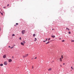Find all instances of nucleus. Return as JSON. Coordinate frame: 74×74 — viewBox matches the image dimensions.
<instances>
[{
    "label": "nucleus",
    "mask_w": 74,
    "mask_h": 74,
    "mask_svg": "<svg viewBox=\"0 0 74 74\" xmlns=\"http://www.w3.org/2000/svg\"><path fill=\"white\" fill-rule=\"evenodd\" d=\"M21 33L22 34H24L25 33V30H23L21 31Z\"/></svg>",
    "instance_id": "f257e3e1"
},
{
    "label": "nucleus",
    "mask_w": 74,
    "mask_h": 74,
    "mask_svg": "<svg viewBox=\"0 0 74 74\" xmlns=\"http://www.w3.org/2000/svg\"><path fill=\"white\" fill-rule=\"evenodd\" d=\"M28 54H25V56H23V58H26V57H27V56L28 55Z\"/></svg>",
    "instance_id": "f03ea898"
},
{
    "label": "nucleus",
    "mask_w": 74,
    "mask_h": 74,
    "mask_svg": "<svg viewBox=\"0 0 74 74\" xmlns=\"http://www.w3.org/2000/svg\"><path fill=\"white\" fill-rule=\"evenodd\" d=\"M4 64L5 65H7V62L6 61H5L4 62Z\"/></svg>",
    "instance_id": "7ed1b4c3"
},
{
    "label": "nucleus",
    "mask_w": 74,
    "mask_h": 74,
    "mask_svg": "<svg viewBox=\"0 0 74 74\" xmlns=\"http://www.w3.org/2000/svg\"><path fill=\"white\" fill-rule=\"evenodd\" d=\"M3 58H6V55L5 54L3 56Z\"/></svg>",
    "instance_id": "20e7f679"
},
{
    "label": "nucleus",
    "mask_w": 74,
    "mask_h": 74,
    "mask_svg": "<svg viewBox=\"0 0 74 74\" xmlns=\"http://www.w3.org/2000/svg\"><path fill=\"white\" fill-rule=\"evenodd\" d=\"M8 61L9 62H12V59H10Z\"/></svg>",
    "instance_id": "39448f33"
},
{
    "label": "nucleus",
    "mask_w": 74,
    "mask_h": 74,
    "mask_svg": "<svg viewBox=\"0 0 74 74\" xmlns=\"http://www.w3.org/2000/svg\"><path fill=\"white\" fill-rule=\"evenodd\" d=\"M46 40L43 41V42H45L47 41V40H48V38H46Z\"/></svg>",
    "instance_id": "423d86ee"
},
{
    "label": "nucleus",
    "mask_w": 74,
    "mask_h": 74,
    "mask_svg": "<svg viewBox=\"0 0 74 74\" xmlns=\"http://www.w3.org/2000/svg\"><path fill=\"white\" fill-rule=\"evenodd\" d=\"M60 61L61 62L62 61V58H60Z\"/></svg>",
    "instance_id": "0eeeda50"
},
{
    "label": "nucleus",
    "mask_w": 74,
    "mask_h": 74,
    "mask_svg": "<svg viewBox=\"0 0 74 74\" xmlns=\"http://www.w3.org/2000/svg\"><path fill=\"white\" fill-rule=\"evenodd\" d=\"M51 37H52V38H55V36H54V35L52 36H51Z\"/></svg>",
    "instance_id": "6e6552de"
},
{
    "label": "nucleus",
    "mask_w": 74,
    "mask_h": 74,
    "mask_svg": "<svg viewBox=\"0 0 74 74\" xmlns=\"http://www.w3.org/2000/svg\"><path fill=\"white\" fill-rule=\"evenodd\" d=\"M51 70H52V69L50 68V69H49L48 71H51Z\"/></svg>",
    "instance_id": "1a4fd4ad"
},
{
    "label": "nucleus",
    "mask_w": 74,
    "mask_h": 74,
    "mask_svg": "<svg viewBox=\"0 0 74 74\" xmlns=\"http://www.w3.org/2000/svg\"><path fill=\"white\" fill-rule=\"evenodd\" d=\"M21 44L22 45H24V44L23 42H21Z\"/></svg>",
    "instance_id": "9d476101"
},
{
    "label": "nucleus",
    "mask_w": 74,
    "mask_h": 74,
    "mask_svg": "<svg viewBox=\"0 0 74 74\" xmlns=\"http://www.w3.org/2000/svg\"><path fill=\"white\" fill-rule=\"evenodd\" d=\"M23 44H25V43H26V42H25V41H23Z\"/></svg>",
    "instance_id": "9b49d317"
},
{
    "label": "nucleus",
    "mask_w": 74,
    "mask_h": 74,
    "mask_svg": "<svg viewBox=\"0 0 74 74\" xmlns=\"http://www.w3.org/2000/svg\"><path fill=\"white\" fill-rule=\"evenodd\" d=\"M49 41H48L47 42L46 44H49Z\"/></svg>",
    "instance_id": "f8f14e48"
},
{
    "label": "nucleus",
    "mask_w": 74,
    "mask_h": 74,
    "mask_svg": "<svg viewBox=\"0 0 74 74\" xmlns=\"http://www.w3.org/2000/svg\"><path fill=\"white\" fill-rule=\"evenodd\" d=\"M0 66H3V64H0Z\"/></svg>",
    "instance_id": "ddd939ff"
},
{
    "label": "nucleus",
    "mask_w": 74,
    "mask_h": 74,
    "mask_svg": "<svg viewBox=\"0 0 74 74\" xmlns=\"http://www.w3.org/2000/svg\"><path fill=\"white\" fill-rule=\"evenodd\" d=\"M66 29L68 30V31L70 30V29H69L67 28V27H66Z\"/></svg>",
    "instance_id": "4468645a"
},
{
    "label": "nucleus",
    "mask_w": 74,
    "mask_h": 74,
    "mask_svg": "<svg viewBox=\"0 0 74 74\" xmlns=\"http://www.w3.org/2000/svg\"><path fill=\"white\" fill-rule=\"evenodd\" d=\"M33 37H35V36H36V34H33Z\"/></svg>",
    "instance_id": "2eb2a0df"
},
{
    "label": "nucleus",
    "mask_w": 74,
    "mask_h": 74,
    "mask_svg": "<svg viewBox=\"0 0 74 74\" xmlns=\"http://www.w3.org/2000/svg\"><path fill=\"white\" fill-rule=\"evenodd\" d=\"M12 36L13 37V36H15V34H13L12 35Z\"/></svg>",
    "instance_id": "dca6fc26"
},
{
    "label": "nucleus",
    "mask_w": 74,
    "mask_h": 74,
    "mask_svg": "<svg viewBox=\"0 0 74 74\" xmlns=\"http://www.w3.org/2000/svg\"><path fill=\"white\" fill-rule=\"evenodd\" d=\"M71 42H74V40H71Z\"/></svg>",
    "instance_id": "f3484780"
},
{
    "label": "nucleus",
    "mask_w": 74,
    "mask_h": 74,
    "mask_svg": "<svg viewBox=\"0 0 74 74\" xmlns=\"http://www.w3.org/2000/svg\"><path fill=\"white\" fill-rule=\"evenodd\" d=\"M35 40H34L35 41H37V39L36 38H35Z\"/></svg>",
    "instance_id": "a211bd4d"
},
{
    "label": "nucleus",
    "mask_w": 74,
    "mask_h": 74,
    "mask_svg": "<svg viewBox=\"0 0 74 74\" xmlns=\"http://www.w3.org/2000/svg\"><path fill=\"white\" fill-rule=\"evenodd\" d=\"M61 58L62 59H63V55L61 56Z\"/></svg>",
    "instance_id": "6ab92c4d"
},
{
    "label": "nucleus",
    "mask_w": 74,
    "mask_h": 74,
    "mask_svg": "<svg viewBox=\"0 0 74 74\" xmlns=\"http://www.w3.org/2000/svg\"><path fill=\"white\" fill-rule=\"evenodd\" d=\"M62 42H64V40H62Z\"/></svg>",
    "instance_id": "aec40b11"
},
{
    "label": "nucleus",
    "mask_w": 74,
    "mask_h": 74,
    "mask_svg": "<svg viewBox=\"0 0 74 74\" xmlns=\"http://www.w3.org/2000/svg\"><path fill=\"white\" fill-rule=\"evenodd\" d=\"M1 13V15H3V13Z\"/></svg>",
    "instance_id": "412c9836"
},
{
    "label": "nucleus",
    "mask_w": 74,
    "mask_h": 74,
    "mask_svg": "<svg viewBox=\"0 0 74 74\" xmlns=\"http://www.w3.org/2000/svg\"><path fill=\"white\" fill-rule=\"evenodd\" d=\"M14 48V47H10V49H12V48Z\"/></svg>",
    "instance_id": "4be33fe9"
},
{
    "label": "nucleus",
    "mask_w": 74,
    "mask_h": 74,
    "mask_svg": "<svg viewBox=\"0 0 74 74\" xmlns=\"http://www.w3.org/2000/svg\"><path fill=\"white\" fill-rule=\"evenodd\" d=\"M6 8V7L5 6L3 7V8Z\"/></svg>",
    "instance_id": "5701e85b"
},
{
    "label": "nucleus",
    "mask_w": 74,
    "mask_h": 74,
    "mask_svg": "<svg viewBox=\"0 0 74 74\" xmlns=\"http://www.w3.org/2000/svg\"><path fill=\"white\" fill-rule=\"evenodd\" d=\"M71 69H72L73 70L74 69V68H73V67H72V66L71 67Z\"/></svg>",
    "instance_id": "b1692460"
},
{
    "label": "nucleus",
    "mask_w": 74,
    "mask_h": 74,
    "mask_svg": "<svg viewBox=\"0 0 74 74\" xmlns=\"http://www.w3.org/2000/svg\"><path fill=\"white\" fill-rule=\"evenodd\" d=\"M48 40V41H49V40H50V38H49Z\"/></svg>",
    "instance_id": "393cba45"
},
{
    "label": "nucleus",
    "mask_w": 74,
    "mask_h": 74,
    "mask_svg": "<svg viewBox=\"0 0 74 74\" xmlns=\"http://www.w3.org/2000/svg\"><path fill=\"white\" fill-rule=\"evenodd\" d=\"M60 67H62V65L61 64L60 65Z\"/></svg>",
    "instance_id": "a878e982"
},
{
    "label": "nucleus",
    "mask_w": 74,
    "mask_h": 74,
    "mask_svg": "<svg viewBox=\"0 0 74 74\" xmlns=\"http://www.w3.org/2000/svg\"><path fill=\"white\" fill-rule=\"evenodd\" d=\"M19 40H21V37H20V38H19Z\"/></svg>",
    "instance_id": "bb28decb"
},
{
    "label": "nucleus",
    "mask_w": 74,
    "mask_h": 74,
    "mask_svg": "<svg viewBox=\"0 0 74 74\" xmlns=\"http://www.w3.org/2000/svg\"><path fill=\"white\" fill-rule=\"evenodd\" d=\"M69 34H70L71 33V32H69Z\"/></svg>",
    "instance_id": "cd10ccee"
},
{
    "label": "nucleus",
    "mask_w": 74,
    "mask_h": 74,
    "mask_svg": "<svg viewBox=\"0 0 74 74\" xmlns=\"http://www.w3.org/2000/svg\"><path fill=\"white\" fill-rule=\"evenodd\" d=\"M7 6V7H8V6H9V4H8Z\"/></svg>",
    "instance_id": "c85d7f7f"
},
{
    "label": "nucleus",
    "mask_w": 74,
    "mask_h": 74,
    "mask_svg": "<svg viewBox=\"0 0 74 74\" xmlns=\"http://www.w3.org/2000/svg\"><path fill=\"white\" fill-rule=\"evenodd\" d=\"M61 39H62V38H59V40H61Z\"/></svg>",
    "instance_id": "c756f323"
},
{
    "label": "nucleus",
    "mask_w": 74,
    "mask_h": 74,
    "mask_svg": "<svg viewBox=\"0 0 74 74\" xmlns=\"http://www.w3.org/2000/svg\"><path fill=\"white\" fill-rule=\"evenodd\" d=\"M16 25H18V23H16Z\"/></svg>",
    "instance_id": "7c9ffc66"
},
{
    "label": "nucleus",
    "mask_w": 74,
    "mask_h": 74,
    "mask_svg": "<svg viewBox=\"0 0 74 74\" xmlns=\"http://www.w3.org/2000/svg\"><path fill=\"white\" fill-rule=\"evenodd\" d=\"M33 68H34L33 66H32V69H33Z\"/></svg>",
    "instance_id": "2f4dec72"
},
{
    "label": "nucleus",
    "mask_w": 74,
    "mask_h": 74,
    "mask_svg": "<svg viewBox=\"0 0 74 74\" xmlns=\"http://www.w3.org/2000/svg\"><path fill=\"white\" fill-rule=\"evenodd\" d=\"M63 65H64L65 64H64V63H63Z\"/></svg>",
    "instance_id": "473e14b6"
},
{
    "label": "nucleus",
    "mask_w": 74,
    "mask_h": 74,
    "mask_svg": "<svg viewBox=\"0 0 74 74\" xmlns=\"http://www.w3.org/2000/svg\"><path fill=\"white\" fill-rule=\"evenodd\" d=\"M14 56H13L12 57V58H13V59H14Z\"/></svg>",
    "instance_id": "72a5a7b5"
},
{
    "label": "nucleus",
    "mask_w": 74,
    "mask_h": 74,
    "mask_svg": "<svg viewBox=\"0 0 74 74\" xmlns=\"http://www.w3.org/2000/svg\"><path fill=\"white\" fill-rule=\"evenodd\" d=\"M35 59H37V57H36L35 58Z\"/></svg>",
    "instance_id": "f704fd0d"
},
{
    "label": "nucleus",
    "mask_w": 74,
    "mask_h": 74,
    "mask_svg": "<svg viewBox=\"0 0 74 74\" xmlns=\"http://www.w3.org/2000/svg\"><path fill=\"white\" fill-rule=\"evenodd\" d=\"M8 47L9 48H10V46H9Z\"/></svg>",
    "instance_id": "c9c22d12"
},
{
    "label": "nucleus",
    "mask_w": 74,
    "mask_h": 74,
    "mask_svg": "<svg viewBox=\"0 0 74 74\" xmlns=\"http://www.w3.org/2000/svg\"><path fill=\"white\" fill-rule=\"evenodd\" d=\"M32 59L33 60V58H32Z\"/></svg>",
    "instance_id": "e433bc0d"
},
{
    "label": "nucleus",
    "mask_w": 74,
    "mask_h": 74,
    "mask_svg": "<svg viewBox=\"0 0 74 74\" xmlns=\"http://www.w3.org/2000/svg\"><path fill=\"white\" fill-rule=\"evenodd\" d=\"M54 30V29H52V30Z\"/></svg>",
    "instance_id": "4c0bfd02"
},
{
    "label": "nucleus",
    "mask_w": 74,
    "mask_h": 74,
    "mask_svg": "<svg viewBox=\"0 0 74 74\" xmlns=\"http://www.w3.org/2000/svg\"><path fill=\"white\" fill-rule=\"evenodd\" d=\"M14 46H15V45H14Z\"/></svg>",
    "instance_id": "58836bf2"
},
{
    "label": "nucleus",
    "mask_w": 74,
    "mask_h": 74,
    "mask_svg": "<svg viewBox=\"0 0 74 74\" xmlns=\"http://www.w3.org/2000/svg\"><path fill=\"white\" fill-rule=\"evenodd\" d=\"M1 30V29L0 28V30Z\"/></svg>",
    "instance_id": "ea45409f"
},
{
    "label": "nucleus",
    "mask_w": 74,
    "mask_h": 74,
    "mask_svg": "<svg viewBox=\"0 0 74 74\" xmlns=\"http://www.w3.org/2000/svg\"><path fill=\"white\" fill-rule=\"evenodd\" d=\"M1 13V12L0 11V13Z\"/></svg>",
    "instance_id": "a19ab883"
},
{
    "label": "nucleus",
    "mask_w": 74,
    "mask_h": 74,
    "mask_svg": "<svg viewBox=\"0 0 74 74\" xmlns=\"http://www.w3.org/2000/svg\"><path fill=\"white\" fill-rule=\"evenodd\" d=\"M52 62H53V61Z\"/></svg>",
    "instance_id": "79ce46f5"
}]
</instances>
